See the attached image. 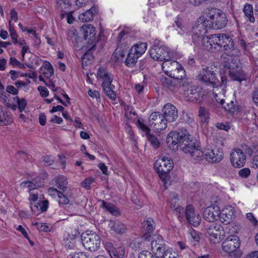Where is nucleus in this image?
<instances>
[{"instance_id": "61", "label": "nucleus", "mask_w": 258, "mask_h": 258, "mask_svg": "<svg viewBox=\"0 0 258 258\" xmlns=\"http://www.w3.org/2000/svg\"><path fill=\"white\" fill-rule=\"evenodd\" d=\"M189 234L191 239H192L196 242H198L200 239V235L196 231L194 230H191Z\"/></svg>"}, {"instance_id": "36", "label": "nucleus", "mask_w": 258, "mask_h": 258, "mask_svg": "<svg viewBox=\"0 0 258 258\" xmlns=\"http://www.w3.org/2000/svg\"><path fill=\"white\" fill-rule=\"evenodd\" d=\"M101 203H102V204L100 205L101 208L106 210L107 211H108L112 215L116 216L119 215V212L117 207L115 205H114L113 204L106 202L103 200L101 201Z\"/></svg>"}, {"instance_id": "42", "label": "nucleus", "mask_w": 258, "mask_h": 258, "mask_svg": "<svg viewBox=\"0 0 258 258\" xmlns=\"http://www.w3.org/2000/svg\"><path fill=\"white\" fill-rule=\"evenodd\" d=\"M55 185L60 189L64 190L68 184L67 177L64 175H59L54 179Z\"/></svg>"}, {"instance_id": "64", "label": "nucleus", "mask_w": 258, "mask_h": 258, "mask_svg": "<svg viewBox=\"0 0 258 258\" xmlns=\"http://www.w3.org/2000/svg\"><path fill=\"white\" fill-rule=\"evenodd\" d=\"M139 127L143 131L146 133V135L150 132V129L140 120L137 121Z\"/></svg>"}, {"instance_id": "4", "label": "nucleus", "mask_w": 258, "mask_h": 258, "mask_svg": "<svg viewBox=\"0 0 258 258\" xmlns=\"http://www.w3.org/2000/svg\"><path fill=\"white\" fill-rule=\"evenodd\" d=\"M173 167L172 160L167 157L160 158L155 162L154 167L165 185L169 180V172Z\"/></svg>"}, {"instance_id": "33", "label": "nucleus", "mask_w": 258, "mask_h": 258, "mask_svg": "<svg viewBox=\"0 0 258 258\" xmlns=\"http://www.w3.org/2000/svg\"><path fill=\"white\" fill-rule=\"evenodd\" d=\"M86 47L88 49V50L82 57V62L83 67L85 65L87 66L89 61L94 59L92 50H94L95 47H91V45L90 44V41L87 43Z\"/></svg>"}, {"instance_id": "26", "label": "nucleus", "mask_w": 258, "mask_h": 258, "mask_svg": "<svg viewBox=\"0 0 258 258\" xmlns=\"http://www.w3.org/2000/svg\"><path fill=\"white\" fill-rule=\"evenodd\" d=\"M13 121L11 113L7 108L0 106V126L6 125Z\"/></svg>"}, {"instance_id": "37", "label": "nucleus", "mask_w": 258, "mask_h": 258, "mask_svg": "<svg viewBox=\"0 0 258 258\" xmlns=\"http://www.w3.org/2000/svg\"><path fill=\"white\" fill-rule=\"evenodd\" d=\"M225 67L229 69V73L237 69H241V64L238 58L231 57L225 64Z\"/></svg>"}, {"instance_id": "18", "label": "nucleus", "mask_w": 258, "mask_h": 258, "mask_svg": "<svg viewBox=\"0 0 258 258\" xmlns=\"http://www.w3.org/2000/svg\"><path fill=\"white\" fill-rule=\"evenodd\" d=\"M186 219L188 223L194 227H197L200 225L201 221V218L198 212H196L194 207L188 205L185 211Z\"/></svg>"}, {"instance_id": "39", "label": "nucleus", "mask_w": 258, "mask_h": 258, "mask_svg": "<svg viewBox=\"0 0 258 258\" xmlns=\"http://www.w3.org/2000/svg\"><path fill=\"white\" fill-rule=\"evenodd\" d=\"M185 72L180 64V67H177V69H176V70H175V72L171 73L170 77L178 81H186V80L185 79Z\"/></svg>"}, {"instance_id": "52", "label": "nucleus", "mask_w": 258, "mask_h": 258, "mask_svg": "<svg viewBox=\"0 0 258 258\" xmlns=\"http://www.w3.org/2000/svg\"><path fill=\"white\" fill-rule=\"evenodd\" d=\"M174 214L177 217L179 221H182L183 218V215L185 213L184 209L181 206H177L173 210Z\"/></svg>"}, {"instance_id": "54", "label": "nucleus", "mask_w": 258, "mask_h": 258, "mask_svg": "<svg viewBox=\"0 0 258 258\" xmlns=\"http://www.w3.org/2000/svg\"><path fill=\"white\" fill-rule=\"evenodd\" d=\"M224 109L231 113H233L235 111V106L234 104V102L231 101L230 103H226V105H222Z\"/></svg>"}, {"instance_id": "22", "label": "nucleus", "mask_w": 258, "mask_h": 258, "mask_svg": "<svg viewBox=\"0 0 258 258\" xmlns=\"http://www.w3.org/2000/svg\"><path fill=\"white\" fill-rule=\"evenodd\" d=\"M126 34V33L124 30L121 31L119 33L117 38V47L114 53L115 54H118L120 57L124 56L125 50L128 48V46L127 44L123 45L122 43V41L124 40L123 38Z\"/></svg>"}, {"instance_id": "50", "label": "nucleus", "mask_w": 258, "mask_h": 258, "mask_svg": "<svg viewBox=\"0 0 258 258\" xmlns=\"http://www.w3.org/2000/svg\"><path fill=\"white\" fill-rule=\"evenodd\" d=\"M125 255V251L123 248L119 247L115 248V250L112 252L110 256L111 258H124Z\"/></svg>"}, {"instance_id": "20", "label": "nucleus", "mask_w": 258, "mask_h": 258, "mask_svg": "<svg viewBox=\"0 0 258 258\" xmlns=\"http://www.w3.org/2000/svg\"><path fill=\"white\" fill-rule=\"evenodd\" d=\"M201 89L197 86H190L184 90L185 100L190 102H196L201 97Z\"/></svg>"}, {"instance_id": "35", "label": "nucleus", "mask_w": 258, "mask_h": 258, "mask_svg": "<svg viewBox=\"0 0 258 258\" xmlns=\"http://www.w3.org/2000/svg\"><path fill=\"white\" fill-rule=\"evenodd\" d=\"M229 76L232 80L239 82L245 80L246 78L245 75L241 69L230 72Z\"/></svg>"}, {"instance_id": "56", "label": "nucleus", "mask_w": 258, "mask_h": 258, "mask_svg": "<svg viewBox=\"0 0 258 258\" xmlns=\"http://www.w3.org/2000/svg\"><path fill=\"white\" fill-rule=\"evenodd\" d=\"M217 89L213 90V94L215 100L218 102L220 103L221 105H223L224 104V100L221 97L223 96V94H218L216 93Z\"/></svg>"}, {"instance_id": "53", "label": "nucleus", "mask_w": 258, "mask_h": 258, "mask_svg": "<svg viewBox=\"0 0 258 258\" xmlns=\"http://www.w3.org/2000/svg\"><path fill=\"white\" fill-rule=\"evenodd\" d=\"M42 161L45 166L52 165L54 162V158L50 155L44 156L42 157Z\"/></svg>"}, {"instance_id": "31", "label": "nucleus", "mask_w": 258, "mask_h": 258, "mask_svg": "<svg viewBox=\"0 0 258 258\" xmlns=\"http://www.w3.org/2000/svg\"><path fill=\"white\" fill-rule=\"evenodd\" d=\"M215 150L212 149H207L205 150L204 153V157L209 162L212 163L219 162L222 160L221 154H217V156H214Z\"/></svg>"}, {"instance_id": "45", "label": "nucleus", "mask_w": 258, "mask_h": 258, "mask_svg": "<svg viewBox=\"0 0 258 258\" xmlns=\"http://www.w3.org/2000/svg\"><path fill=\"white\" fill-rule=\"evenodd\" d=\"M56 4L60 10L64 12H68L71 7L70 0H57Z\"/></svg>"}, {"instance_id": "16", "label": "nucleus", "mask_w": 258, "mask_h": 258, "mask_svg": "<svg viewBox=\"0 0 258 258\" xmlns=\"http://www.w3.org/2000/svg\"><path fill=\"white\" fill-rule=\"evenodd\" d=\"M84 37L87 43L90 41L92 47H95L98 39L95 37V28L91 24H85L82 27Z\"/></svg>"}, {"instance_id": "5", "label": "nucleus", "mask_w": 258, "mask_h": 258, "mask_svg": "<svg viewBox=\"0 0 258 258\" xmlns=\"http://www.w3.org/2000/svg\"><path fill=\"white\" fill-rule=\"evenodd\" d=\"M81 241L85 248L91 251L97 250L100 246V238L94 232L83 233L81 235Z\"/></svg>"}, {"instance_id": "21", "label": "nucleus", "mask_w": 258, "mask_h": 258, "mask_svg": "<svg viewBox=\"0 0 258 258\" xmlns=\"http://www.w3.org/2000/svg\"><path fill=\"white\" fill-rule=\"evenodd\" d=\"M97 77L99 79L102 80L101 86L109 85L112 84L113 76L103 67H100L97 73Z\"/></svg>"}, {"instance_id": "40", "label": "nucleus", "mask_w": 258, "mask_h": 258, "mask_svg": "<svg viewBox=\"0 0 258 258\" xmlns=\"http://www.w3.org/2000/svg\"><path fill=\"white\" fill-rule=\"evenodd\" d=\"M139 58L138 56H137L135 53L130 50L124 63L128 67L133 68L135 66Z\"/></svg>"}, {"instance_id": "3", "label": "nucleus", "mask_w": 258, "mask_h": 258, "mask_svg": "<svg viewBox=\"0 0 258 258\" xmlns=\"http://www.w3.org/2000/svg\"><path fill=\"white\" fill-rule=\"evenodd\" d=\"M209 29H210V26L207 24L205 18H200L197 20L195 25L189 32V34L191 35L193 42L197 45L202 44L204 49H205V44L208 38L211 36L210 35L207 37H204Z\"/></svg>"}, {"instance_id": "43", "label": "nucleus", "mask_w": 258, "mask_h": 258, "mask_svg": "<svg viewBox=\"0 0 258 258\" xmlns=\"http://www.w3.org/2000/svg\"><path fill=\"white\" fill-rule=\"evenodd\" d=\"M41 71L47 79H49L54 74L52 66L48 61H46L44 63L43 66L41 68Z\"/></svg>"}, {"instance_id": "49", "label": "nucleus", "mask_w": 258, "mask_h": 258, "mask_svg": "<svg viewBox=\"0 0 258 258\" xmlns=\"http://www.w3.org/2000/svg\"><path fill=\"white\" fill-rule=\"evenodd\" d=\"M9 32L11 37V39L14 44H17L18 42V36L14 29V26L11 24V20H9Z\"/></svg>"}, {"instance_id": "6", "label": "nucleus", "mask_w": 258, "mask_h": 258, "mask_svg": "<svg viewBox=\"0 0 258 258\" xmlns=\"http://www.w3.org/2000/svg\"><path fill=\"white\" fill-rule=\"evenodd\" d=\"M207 24L210 26V29H220L224 28L228 22L226 14L222 12H215L205 19Z\"/></svg>"}, {"instance_id": "11", "label": "nucleus", "mask_w": 258, "mask_h": 258, "mask_svg": "<svg viewBox=\"0 0 258 258\" xmlns=\"http://www.w3.org/2000/svg\"><path fill=\"white\" fill-rule=\"evenodd\" d=\"M151 57L157 61H164L171 58L169 49L165 46L154 45L150 50Z\"/></svg>"}, {"instance_id": "63", "label": "nucleus", "mask_w": 258, "mask_h": 258, "mask_svg": "<svg viewBox=\"0 0 258 258\" xmlns=\"http://www.w3.org/2000/svg\"><path fill=\"white\" fill-rule=\"evenodd\" d=\"M251 164L253 168H258V151L254 153L252 157Z\"/></svg>"}, {"instance_id": "23", "label": "nucleus", "mask_w": 258, "mask_h": 258, "mask_svg": "<svg viewBox=\"0 0 258 258\" xmlns=\"http://www.w3.org/2000/svg\"><path fill=\"white\" fill-rule=\"evenodd\" d=\"M143 228L146 231L142 237V238L146 241H150L151 235L150 233H152L155 229V224L151 218H148L146 220H144L142 223Z\"/></svg>"}, {"instance_id": "17", "label": "nucleus", "mask_w": 258, "mask_h": 258, "mask_svg": "<svg viewBox=\"0 0 258 258\" xmlns=\"http://www.w3.org/2000/svg\"><path fill=\"white\" fill-rule=\"evenodd\" d=\"M163 115L167 122H172L178 117L176 107L171 103L166 104L162 109Z\"/></svg>"}, {"instance_id": "29", "label": "nucleus", "mask_w": 258, "mask_h": 258, "mask_svg": "<svg viewBox=\"0 0 258 258\" xmlns=\"http://www.w3.org/2000/svg\"><path fill=\"white\" fill-rule=\"evenodd\" d=\"M48 192L50 194L56 193L58 197V202L60 205H67L69 203L70 196L68 195L64 194L61 191H58L55 188L50 187L48 189Z\"/></svg>"}, {"instance_id": "48", "label": "nucleus", "mask_w": 258, "mask_h": 258, "mask_svg": "<svg viewBox=\"0 0 258 258\" xmlns=\"http://www.w3.org/2000/svg\"><path fill=\"white\" fill-rule=\"evenodd\" d=\"M175 23L177 26L176 31L178 34L183 35L184 33H188L187 28L182 24L181 20H180L178 18H177L175 20Z\"/></svg>"}, {"instance_id": "30", "label": "nucleus", "mask_w": 258, "mask_h": 258, "mask_svg": "<svg viewBox=\"0 0 258 258\" xmlns=\"http://www.w3.org/2000/svg\"><path fill=\"white\" fill-rule=\"evenodd\" d=\"M109 226L113 231L118 234L124 233L127 230L126 225L119 221H110Z\"/></svg>"}, {"instance_id": "46", "label": "nucleus", "mask_w": 258, "mask_h": 258, "mask_svg": "<svg viewBox=\"0 0 258 258\" xmlns=\"http://www.w3.org/2000/svg\"><path fill=\"white\" fill-rule=\"evenodd\" d=\"M168 202L170 205V208L173 210L175 208L176 203L178 201L177 194L175 192H171L168 197Z\"/></svg>"}, {"instance_id": "15", "label": "nucleus", "mask_w": 258, "mask_h": 258, "mask_svg": "<svg viewBox=\"0 0 258 258\" xmlns=\"http://www.w3.org/2000/svg\"><path fill=\"white\" fill-rule=\"evenodd\" d=\"M161 82L165 88L173 92L177 91L180 87L188 84L186 81H178L173 78L172 79L166 77L162 78Z\"/></svg>"}, {"instance_id": "38", "label": "nucleus", "mask_w": 258, "mask_h": 258, "mask_svg": "<svg viewBox=\"0 0 258 258\" xmlns=\"http://www.w3.org/2000/svg\"><path fill=\"white\" fill-rule=\"evenodd\" d=\"M243 12L247 20H248L251 23H254L255 22L252 5L249 4H246L244 6Z\"/></svg>"}, {"instance_id": "8", "label": "nucleus", "mask_w": 258, "mask_h": 258, "mask_svg": "<svg viewBox=\"0 0 258 258\" xmlns=\"http://www.w3.org/2000/svg\"><path fill=\"white\" fill-rule=\"evenodd\" d=\"M199 80L207 85H211L217 86L219 81L216 75L215 71L211 67H205L201 70L198 75Z\"/></svg>"}, {"instance_id": "55", "label": "nucleus", "mask_w": 258, "mask_h": 258, "mask_svg": "<svg viewBox=\"0 0 258 258\" xmlns=\"http://www.w3.org/2000/svg\"><path fill=\"white\" fill-rule=\"evenodd\" d=\"M238 174L242 178H246L250 174V170L249 168H244L239 171Z\"/></svg>"}, {"instance_id": "58", "label": "nucleus", "mask_w": 258, "mask_h": 258, "mask_svg": "<svg viewBox=\"0 0 258 258\" xmlns=\"http://www.w3.org/2000/svg\"><path fill=\"white\" fill-rule=\"evenodd\" d=\"M94 181V180L93 178L90 177L87 179H84L81 183L82 186L86 188L89 189L90 188V185Z\"/></svg>"}, {"instance_id": "44", "label": "nucleus", "mask_w": 258, "mask_h": 258, "mask_svg": "<svg viewBox=\"0 0 258 258\" xmlns=\"http://www.w3.org/2000/svg\"><path fill=\"white\" fill-rule=\"evenodd\" d=\"M23 187H27L29 188V191H32L34 189L41 186V183L36 182L35 180L27 181L22 182L21 184Z\"/></svg>"}, {"instance_id": "13", "label": "nucleus", "mask_w": 258, "mask_h": 258, "mask_svg": "<svg viewBox=\"0 0 258 258\" xmlns=\"http://www.w3.org/2000/svg\"><path fill=\"white\" fill-rule=\"evenodd\" d=\"M223 232V228L221 225L213 223L207 227L206 235L211 242L215 243L219 241Z\"/></svg>"}, {"instance_id": "25", "label": "nucleus", "mask_w": 258, "mask_h": 258, "mask_svg": "<svg viewBox=\"0 0 258 258\" xmlns=\"http://www.w3.org/2000/svg\"><path fill=\"white\" fill-rule=\"evenodd\" d=\"M161 67L163 72L170 76L171 73L175 72L177 67H180V64L177 61H172L169 59L163 62Z\"/></svg>"}, {"instance_id": "24", "label": "nucleus", "mask_w": 258, "mask_h": 258, "mask_svg": "<svg viewBox=\"0 0 258 258\" xmlns=\"http://www.w3.org/2000/svg\"><path fill=\"white\" fill-rule=\"evenodd\" d=\"M48 207V202L47 200L40 201L37 203H30V208L35 215H38L41 212L47 211Z\"/></svg>"}, {"instance_id": "19", "label": "nucleus", "mask_w": 258, "mask_h": 258, "mask_svg": "<svg viewBox=\"0 0 258 258\" xmlns=\"http://www.w3.org/2000/svg\"><path fill=\"white\" fill-rule=\"evenodd\" d=\"M220 210L217 205H212L206 208L203 212L204 219L210 222H213L219 219Z\"/></svg>"}, {"instance_id": "34", "label": "nucleus", "mask_w": 258, "mask_h": 258, "mask_svg": "<svg viewBox=\"0 0 258 258\" xmlns=\"http://www.w3.org/2000/svg\"><path fill=\"white\" fill-rule=\"evenodd\" d=\"M105 94L111 100L115 101L117 95L114 91L115 86L113 84L101 86Z\"/></svg>"}, {"instance_id": "62", "label": "nucleus", "mask_w": 258, "mask_h": 258, "mask_svg": "<svg viewBox=\"0 0 258 258\" xmlns=\"http://www.w3.org/2000/svg\"><path fill=\"white\" fill-rule=\"evenodd\" d=\"M38 90L39 91L40 95L43 97H45L48 96L49 91L47 89L43 86H39Z\"/></svg>"}, {"instance_id": "57", "label": "nucleus", "mask_w": 258, "mask_h": 258, "mask_svg": "<svg viewBox=\"0 0 258 258\" xmlns=\"http://www.w3.org/2000/svg\"><path fill=\"white\" fill-rule=\"evenodd\" d=\"M138 258H156L155 257L153 254L149 251H143L141 252L139 254Z\"/></svg>"}, {"instance_id": "10", "label": "nucleus", "mask_w": 258, "mask_h": 258, "mask_svg": "<svg viewBox=\"0 0 258 258\" xmlns=\"http://www.w3.org/2000/svg\"><path fill=\"white\" fill-rule=\"evenodd\" d=\"M240 245V240L238 236L235 235H230L227 237L222 243L223 250L229 253H234V258L239 256L237 249Z\"/></svg>"}, {"instance_id": "51", "label": "nucleus", "mask_w": 258, "mask_h": 258, "mask_svg": "<svg viewBox=\"0 0 258 258\" xmlns=\"http://www.w3.org/2000/svg\"><path fill=\"white\" fill-rule=\"evenodd\" d=\"M146 136L148 141L154 148H157L159 147L160 143L156 137L150 133L148 134Z\"/></svg>"}, {"instance_id": "9", "label": "nucleus", "mask_w": 258, "mask_h": 258, "mask_svg": "<svg viewBox=\"0 0 258 258\" xmlns=\"http://www.w3.org/2000/svg\"><path fill=\"white\" fill-rule=\"evenodd\" d=\"M151 247L156 258H162L169 249H166L165 243L161 236L154 235L151 238Z\"/></svg>"}, {"instance_id": "2", "label": "nucleus", "mask_w": 258, "mask_h": 258, "mask_svg": "<svg viewBox=\"0 0 258 258\" xmlns=\"http://www.w3.org/2000/svg\"><path fill=\"white\" fill-rule=\"evenodd\" d=\"M179 147L185 153L189 154L194 160L200 161L204 157L203 151L201 150L198 143L193 139L188 131L181 142Z\"/></svg>"}, {"instance_id": "12", "label": "nucleus", "mask_w": 258, "mask_h": 258, "mask_svg": "<svg viewBox=\"0 0 258 258\" xmlns=\"http://www.w3.org/2000/svg\"><path fill=\"white\" fill-rule=\"evenodd\" d=\"M149 119L150 126L158 132L162 131L167 127V121L163 115L158 112L152 113Z\"/></svg>"}, {"instance_id": "27", "label": "nucleus", "mask_w": 258, "mask_h": 258, "mask_svg": "<svg viewBox=\"0 0 258 258\" xmlns=\"http://www.w3.org/2000/svg\"><path fill=\"white\" fill-rule=\"evenodd\" d=\"M98 12V7L93 6L90 9L81 14L79 19L83 22H87L93 19L94 16Z\"/></svg>"}, {"instance_id": "59", "label": "nucleus", "mask_w": 258, "mask_h": 258, "mask_svg": "<svg viewBox=\"0 0 258 258\" xmlns=\"http://www.w3.org/2000/svg\"><path fill=\"white\" fill-rule=\"evenodd\" d=\"M178 254L175 251H172L169 249L164 253L163 256L162 258H177Z\"/></svg>"}, {"instance_id": "41", "label": "nucleus", "mask_w": 258, "mask_h": 258, "mask_svg": "<svg viewBox=\"0 0 258 258\" xmlns=\"http://www.w3.org/2000/svg\"><path fill=\"white\" fill-rule=\"evenodd\" d=\"M199 117L201 121L204 123L209 122L210 119V113L208 109L203 106H200L199 109Z\"/></svg>"}, {"instance_id": "60", "label": "nucleus", "mask_w": 258, "mask_h": 258, "mask_svg": "<svg viewBox=\"0 0 258 258\" xmlns=\"http://www.w3.org/2000/svg\"><path fill=\"white\" fill-rule=\"evenodd\" d=\"M30 196L29 198V200L30 201V203H35L36 202L38 199V193L37 191L35 192L34 191H29Z\"/></svg>"}, {"instance_id": "28", "label": "nucleus", "mask_w": 258, "mask_h": 258, "mask_svg": "<svg viewBox=\"0 0 258 258\" xmlns=\"http://www.w3.org/2000/svg\"><path fill=\"white\" fill-rule=\"evenodd\" d=\"M234 211L232 209L226 208L222 210L219 216V219L225 224L229 223L234 218Z\"/></svg>"}, {"instance_id": "32", "label": "nucleus", "mask_w": 258, "mask_h": 258, "mask_svg": "<svg viewBox=\"0 0 258 258\" xmlns=\"http://www.w3.org/2000/svg\"><path fill=\"white\" fill-rule=\"evenodd\" d=\"M147 44L146 43H139L135 44L130 49V50L135 53L137 56L140 57L142 55L146 50Z\"/></svg>"}, {"instance_id": "1", "label": "nucleus", "mask_w": 258, "mask_h": 258, "mask_svg": "<svg viewBox=\"0 0 258 258\" xmlns=\"http://www.w3.org/2000/svg\"><path fill=\"white\" fill-rule=\"evenodd\" d=\"M205 49L212 52L224 51L230 56H238L240 51L234 46L232 38L226 34H211L205 44Z\"/></svg>"}, {"instance_id": "7", "label": "nucleus", "mask_w": 258, "mask_h": 258, "mask_svg": "<svg viewBox=\"0 0 258 258\" xmlns=\"http://www.w3.org/2000/svg\"><path fill=\"white\" fill-rule=\"evenodd\" d=\"M187 133V131L183 128L179 129L178 131L169 133L166 138V143L168 147L173 150L177 149Z\"/></svg>"}, {"instance_id": "47", "label": "nucleus", "mask_w": 258, "mask_h": 258, "mask_svg": "<svg viewBox=\"0 0 258 258\" xmlns=\"http://www.w3.org/2000/svg\"><path fill=\"white\" fill-rule=\"evenodd\" d=\"M13 100L17 103L20 112H22L25 110L27 105V102L25 99H20L18 96H16L13 98Z\"/></svg>"}, {"instance_id": "14", "label": "nucleus", "mask_w": 258, "mask_h": 258, "mask_svg": "<svg viewBox=\"0 0 258 258\" xmlns=\"http://www.w3.org/2000/svg\"><path fill=\"white\" fill-rule=\"evenodd\" d=\"M230 161L234 167L241 168L245 165L246 155L241 149L235 148L230 154Z\"/></svg>"}]
</instances>
